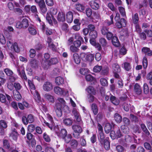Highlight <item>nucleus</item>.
<instances>
[{
	"instance_id": "49",
	"label": "nucleus",
	"mask_w": 152,
	"mask_h": 152,
	"mask_svg": "<svg viewBox=\"0 0 152 152\" xmlns=\"http://www.w3.org/2000/svg\"><path fill=\"white\" fill-rule=\"evenodd\" d=\"M102 69V67L101 66L96 65L93 68V71L95 72H99Z\"/></svg>"
},
{
	"instance_id": "6",
	"label": "nucleus",
	"mask_w": 152,
	"mask_h": 152,
	"mask_svg": "<svg viewBox=\"0 0 152 152\" xmlns=\"http://www.w3.org/2000/svg\"><path fill=\"white\" fill-rule=\"evenodd\" d=\"M53 90L55 93L58 95L65 96L68 93V91L65 89L58 86L55 87Z\"/></svg>"
},
{
	"instance_id": "59",
	"label": "nucleus",
	"mask_w": 152,
	"mask_h": 152,
	"mask_svg": "<svg viewBox=\"0 0 152 152\" xmlns=\"http://www.w3.org/2000/svg\"><path fill=\"white\" fill-rule=\"evenodd\" d=\"M28 121L29 123H32L34 121V118L33 115L31 114L29 115L27 117Z\"/></svg>"
},
{
	"instance_id": "54",
	"label": "nucleus",
	"mask_w": 152,
	"mask_h": 152,
	"mask_svg": "<svg viewBox=\"0 0 152 152\" xmlns=\"http://www.w3.org/2000/svg\"><path fill=\"white\" fill-rule=\"evenodd\" d=\"M121 129L123 132L124 133H127L129 132V129L126 127L124 125H122L121 126Z\"/></svg>"
},
{
	"instance_id": "45",
	"label": "nucleus",
	"mask_w": 152,
	"mask_h": 152,
	"mask_svg": "<svg viewBox=\"0 0 152 152\" xmlns=\"http://www.w3.org/2000/svg\"><path fill=\"white\" fill-rule=\"evenodd\" d=\"M109 31L108 28L105 26L103 27L101 29V32L103 35H105Z\"/></svg>"
},
{
	"instance_id": "10",
	"label": "nucleus",
	"mask_w": 152,
	"mask_h": 152,
	"mask_svg": "<svg viewBox=\"0 0 152 152\" xmlns=\"http://www.w3.org/2000/svg\"><path fill=\"white\" fill-rule=\"evenodd\" d=\"M62 108L61 105L59 103H56L54 109L56 115L58 117H61L62 115Z\"/></svg>"
},
{
	"instance_id": "53",
	"label": "nucleus",
	"mask_w": 152,
	"mask_h": 152,
	"mask_svg": "<svg viewBox=\"0 0 152 152\" xmlns=\"http://www.w3.org/2000/svg\"><path fill=\"white\" fill-rule=\"evenodd\" d=\"M144 92L145 94L148 93L149 91V88L147 84L146 83H144L143 85Z\"/></svg>"
},
{
	"instance_id": "1",
	"label": "nucleus",
	"mask_w": 152,
	"mask_h": 152,
	"mask_svg": "<svg viewBox=\"0 0 152 152\" xmlns=\"http://www.w3.org/2000/svg\"><path fill=\"white\" fill-rule=\"evenodd\" d=\"M28 83L30 88L31 92L34 96L36 101L38 103L40 102L41 100L40 96L38 92L35 90V87L32 81L31 80H28Z\"/></svg>"
},
{
	"instance_id": "29",
	"label": "nucleus",
	"mask_w": 152,
	"mask_h": 152,
	"mask_svg": "<svg viewBox=\"0 0 152 152\" xmlns=\"http://www.w3.org/2000/svg\"><path fill=\"white\" fill-rule=\"evenodd\" d=\"M110 100L111 102L115 105H117L119 104V101L118 99H116L115 97L113 96H111Z\"/></svg>"
},
{
	"instance_id": "38",
	"label": "nucleus",
	"mask_w": 152,
	"mask_h": 152,
	"mask_svg": "<svg viewBox=\"0 0 152 152\" xmlns=\"http://www.w3.org/2000/svg\"><path fill=\"white\" fill-rule=\"evenodd\" d=\"M80 71L81 74L86 75L89 73V71L87 68H82L80 69Z\"/></svg>"
},
{
	"instance_id": "19",
	"label": "nucleus",
	"mask_w": 152,
	"mask_h": 152,
	"mask_svg": "<svg viewBox=\"0 0 152 152\" xmlns=\"http://www.w3.org/2000/svg\"><path fill=\"white\" fill-rule=\"evenodd\" d=\"M86 91L90 95H95V94L96 91L91 86H89L86 89Z\"/></svg>"
},
{
	"instance_id": "32",
	"label": "nucleus",
	"mask_w": 152,
	"mask_h": 152,
	"mask_svg": "<svg viewBox=\"0 0 152 152\" xmlns=\"http://www.w3.org/2000/svg\"><path fill=\"white\" fill-rule=\"evenodd\" d=\"M112 128V126L109 123L106 124L104 126V129L105 132L107 134L110 132Z\"/></svg>"
},
{
	"instance_id": "4",
	"label": "nucleus",
	"mask_w": 152,
	"mask_h": 152,
	"mask_svg": "<svg viewBox=\"0 0 152 152\" xmlns=\"http://www.w3.org/2000/svg\"><path fill=\"white\" fill-rule=\"evenodd\" d=\"M73 130V135L74 137L78 138L80 137V134L82 131L81 127L78 125H74L72 126Z\"/></svg>"
},
{
	"instance_id": "55",
	"label": "nucleus",
	"mask_w": 152,
	"mask_h": 152,
	"mask_svg": "<svg viewBox=\"0 0 152 152\" xmlns=\"http://www.w3.org/2000/svg\"><path fill=\"white\" fill-rule=\"evenodd\" d=\"M6 96L3 94H0V101L2 103H5L6 102Z\"/></svg>"
},
{
	"instance_id": "22",
	"label": "nucleus",
	"mask_w": 152,
	"mask_h": 152,
	"mask_svg": "<svg viewBox=\"0 0 152 152\" xmlns=\"http://www.w3.org/2000/svg\"><path fill=\"white\" fill-rule=\"evenodd\" d=\"M134 91L137 94H140L142 93V90L140 86L137 84H136L134 86Z\"/></svg>"
},
{
	"instance_id": "9",
	"label": "nucleus",
	"mask_w": 152,
	"mask_h": 152,
	"mask_svg": "<svg viewBox=\"0 0 152 152\" xmlns=\"http://www.w3.org/2000/svg\"><path fill=\"white\" fill-rule=\"evenodd\" d=\"M42 88L45 91L48 92L52 90L53 85L51 82L46 81L44 83L42 86Z\"/></svg>"
},
{
	"instance_id": "52",
	"label": "nucleus",
	"mask_w": 152,
	"mask_h": 152,
	"mask_svg": "<svg viewBox=\"0 0 152 152\" xmlns=\"http://www.w3.org/2000/svg\"><path fill=\"white\" fill-rule=\"evenodd\" d=\"M85 77L87 81H91L94 79V77L90 74H87L86 75Z\"/></svg>"
},
{
	"instance_id": "43",
	"label": "nucleus",
	"mask_w": 152,
	"mask_h": 152,
	"mask_svg": "<svg viewBox=\"0 0 152 152\" xmlns=\"http://www.w3.org/2000/svg\"><path fill=\"white\" fill-rule=\"evenodd\" d=\"M141 127L143 131L145 133L146 135H149L150 133L144 124H142L141 125Z\"/></svg>"
},
{
	"instance_id": "61",
	"label": "nucleus",
	"mask_w": 152,
	"mask_h": 152,
	"mask_svg": "<svg viewBox=\"0 0 152 152\" xmlns=\"http://www.w3.org/2000/svg\"><path fill=\"white\" fill-rule=\"evenodd\" d=\"M81 23H79L78 24L74 25L72 27V28L75 31H78L80 28V25Z\"/></svg>"
},
{
	"instance_id": "8",
	"label": "nucleus",
	"mask_w": 152,
	"mask_h": 152,
	"mask_svg": "<svg viewBox=\"0 0 152 152\" xmlns=\"http://www.w3.org/2000/svg\"><path fill=\"white\" fill-rule=\"evenodd\" d=\"M110 135V137L113 140L116 138L121 137L122 136V135L119 129H118L115 131H111Z\"/></svg>"
},
{
	"instance_id": "31",
	"label": "nucleus",
	"mask_w": 152,
	"mask_h": 152,
	"mask_svg": "<svg viewBox=\"0 0 152 152\" xmlns=\"http://www.w3.org/2000/svg\"><path fill=\"white\" fill-rule=\"evenodd\" d=\"M142 51L148 56H151L152 55V52L150 50L149 48L144 47L142 49Z\"/></svg>"
},
{
	"instance_id": "39",
	"label": "nucleus",
	"mask_w": 152,
	"mask_h": 152,
	"mask_svg": "<svg viewBox=\"0 0 152 152\" xmlns=\"http://www.w3.org/2000/svg\"><path fill=\"white\" fill-rule=\"evenodd\" d=\"M100 82L101 85L103 86H106L108 85L107 80L104 78H102L100 80Z\"/></svg>"
},
{
	"instance_id": "48",
	"label": "nucleus",
	"mask_w": 152,
	"mask_h": 152,
	"mask_svg": "<svg viewBox=\"0 0 152 152\" xmlns=\"http://www.w3.org/2000/svg\"><path fill=\"white\" fill-rule=\"evenodd\" d=\"M102 142H104V146L106 150H109L110 148V144L108 141L107 140H104Z\"/></svg>"
},
{
	"instance_id": "42",
	"label": "nucleus",
	"mask_w": 152,
	"mask_h": 152,
	"mask_svg": "<svg viewBox=\"0 0 152 152\" xmlns=\"http://www.w3.org/2000/svg\"><path fill=\"white\" fill-rule=\"evenodd\" d=\"M72 137L71 134H68L65 136L63 138L65 142L66 143H68L70 141Z\"/></svg>"
},
{
	"instance_id": "7",
	"label": "nucleus",
	"mask_w": 152,
	"mask_h": 152,
	"mask_svg": "<svg viewBox=\"0 0 152 152\" xmlns=\"http://www.w3.org/2000/svg\"><path fill=\"white\" fill-rule=\"evenodd\" d=\"M80 57L84 61H91L94 59V56L93 54L83 53L80 54Z\"/></svg>"
},
{
	"instance_id": "47",
	"label": "nucleus",
	"mask_w": 152,
	"mask_h": 152,
	"mask_svg": "<svg viewBox=\"0 0 152 152\" xmlns=\"http://www.w3.org/2000/svg\"><path fill=\"white\" fill-rule=\"evenodd\" d=\"M70 50L73 53H76L78 51V48L73 45H71L70 47Z\"/></svg>"
},
{
	"instance_id": "56",
	"label": "nucleus",
	"mask_w": 152,
	"mask_h": 152,
	"mask_svg": "<svg viewBox=\"0 0 152 152\" xmlns=\"http://www.w3.org/2000/svg\"><path fill=\"white\" fill-rule=\"evenodd\" d=\"M99 43L102 46H105L107 44V42L106 39L103 38H101L99 40Z\"/></svg>"
},
{
	"instance_id": "25",
	"label": "nucleus",
	"mask_w": 152,
	"mask_h": 152,
	"mask_svg": "<svg viewBox=\"0 0 152 152\" xmlns=\"http://www.w3.org/2000/svg\"><path fill=\"white\" fill-rule=\"evenodd\" d=\"M64 124L66 126H70L73 123V120L71 118H65L63 120Z\"/></svg>"
},
{
	"instance_id": "5",
	"label": "nucleus",
	"mask_w": 152,
	"mask_h": 152,
	"mask_svg": "<svg viewBox=\"0 0 152 152\" xmlns=\"http://www.w3.org/2000/svg\"><path fill=\"white\" fill-rule=\"evenodd\" d=\"M18 75L23 80H27V78L25 74L24 68L22 66H16Z\"/></svg>"
},
{
	"instance_id": "30",
	"label": "nucleus",
	"mask_w": 152,
	"mask_h": 152,
	"mask_svg": "<svg viewBox=\"0 0 152 152\" xmlns=\"http://www.w3.org/2000/svg\"><path fill=\"white\" fill-rule=\"evenodd\" d=\"M28 31L29 33L32 35H35L37 33L36 29L33 26H29L28 28Z\"/></svg>"
},
{
	"instance_id": "3",
	"label": "nucleus",
	"mask_w": 152,
	"mask_h": 152,
	"mask_svg": "<svg viewBox=\"0 0 152 152\" xmlns=\"http://www.w3.org/2000/svg\"><path fill=\"white\" fill-rule=\"evenodd\" d=\"M58 11L56 9H51L50 10V14L48 13L46 16V19L48 23L50 25H52L53 22L52 18L54 17V16L57 13Z\"/></svg>"
},
{
	"instance_id": "28",
	"label": "nucleus",
	"mask_w": 152,
	"mask_h": 152,
	"mask_svg": "<svg viewBox=\"0 0 152 152\" xmlns=\"http://www.w3.org/2000/svg\"><path fill=\"white\" fill-rule=\"evenodd\" d=\"M73 58L75 63L79 64L80 62V59L78 54L76 53L73 54Z\"/></svg>"
},
{
	"instance_id": "60",
	"label": "nucleus",
	"mask_w": 152,
	"mask_h": 152,
	"mask_svg": "<svg viewBox=\"0 0 152 152\" xmlns=\"http://www.w3.org/2000/svg\"><path fill=\"white\" fill-rule=\"evenodd\" d=\"M0 126L3 128L5 129L7 127V124L4 120H1L0 121Z\"/></svg>"
},
{
	"instance_id": "27",
	"label": "nucleus",
	"mask_w": 152,
	"mask_h": 152,
	"mask_svg": "<svg viewBox=\"0 0 152 152\" xmlns=\"http://www.w3.org/2000/svg\"><path fill=\"white\" fill-rule=\"evenodd\" d=\"M122 66L126 71H129L131 69V66L130 64L128 62H125L122 64Z\"/></svg>"
},
{
	"instance_id": "17",
	"label": "nucleus",
	"mask_w": 152,
	"mask_h": 152,
	"mask_svg": "<svg viewBox=\"0 0 152 152\" xmlns=\"http://www.w3.org/2000/svg\"><path fill=\"white\" fill-rule=\"evenodd\" d=\"M66 20L68 23H71L73 20V15L71 12H68L66 14Z\"/></svg>"
},
{
	"instance_id": "16",
	"label": "nucleus",
	"mask_w": 152,
	"mask_h": 152,
	"mask_svg": "<svg viewBox=\"0 0 152 152\" xmlns=\"http://www.w3.org/2000/svg\"><path fill=\"white\" fill-rule=\"evenodd\" d=\"M44 97L45 98L50 102L53 103L55 102L54 96L49 94H45Z\"/></svg>"
},
{
	"instance_id": "63",
	"label": "nucleus",
	"mask_w": 152,
	"mask_h": 152,
	"mask_svg": "<svg viewBox=\"0 0 152 152\" xmlns=\"http://www.w3.org/2000/svg\"><path fill=\"white\" fill-rule=\"evenodd\" d=\"M14 86L17 91L20 90L22 88V86L20 84L17 83H15L14 84Z\"/></svg>"
},
{
	"instance_id": "24",
	"label": "nucleus",
	"mask_w": 152,
	"mask_h": 152,
	"mask_svg": "<svg viewBox=\"0 0 152 152\" xmlns=\"http://www.w3.org/2000/svg\"><path fill=\"white\" fill-rule=\"evenodd\" d=\"M13 93L14 98L17 100L18 101L21 99V96L20 93L18 91H14Z\"/></svg>"
},
{
	"instance_id": "11",
	"label": "nucleus",
	"mask_w": 152,
	"mask_h": 152,
	"mask_svg": "<svg viewBox=\"0 0 152 152\" xmlns=\"http://www.w3.org/2000/svg\"><path fill=\"white\" fill-rule=\"evenodd\" d=\"M29 63L31 66L33 68H35L36 70L38 71H39V70H41V69L39 67L38 65V62L35 59L32 58L30 60Z\"/></svg>"
},
{
	"instance_id": "46",
	"label": "nucleus",
	"mask_w": 152,
	"mask_h": 152,
	"mask_svg": "<svg viewBox=\"0 0 152 152\" xmlns=\"http://www.w3.org/2000/svg\"><path fill=\"white\" fill-rule=\"evenodd\" d=\"M139 20L138 15L136 13L132 16V20L133 23L134 24H137Z\"/></svg>"
},
{
	"instance_id": "20",
	"label": "nucleus",
	"mask_w": 152,
	"mask_h": 152,
	"mask_svg": "<svg viewBox=\"0 0 152 152\" xmlns=\"http://www.w3.org/2000/svg\"><path fill=\"white\" fill-rule=\"evenodd\" d=\"M55 83L58 85L62 84L64 83V79L61 77H58L55 79Z\"/></svg>"
},
{
	"instance_id": "35",
	"label": "nucleus",
	"mask_w": 152,
	"mask_h": 152,
	"mask_svg": "<svg viewBox=\"0 0 152 152\" xmlns=\"http://www.w3.org/2000/svg\"><path fill=\"white\" fill-rule=\"evenodd\" d=\"M70 145L72 148H76L77 147L78 145L77 141L75 140H72L70 142Z\"/></svg>"
},
{
	"instance_id": "51",
	"label": "nucleus",
	"mask_w": 152,
	"mask_h": 152,
	"mask_svg": "<svg viewBox=\"0 0 152 152\" xmlns=\"http://www.w3.org/2000/svg\"><path fill=\"white\" fill-rule=\"evenodd\" d=\"M4 71L6 74L9 76H12L13 74V72L8 68H6L4 69Z\"/></svg>"
},
{
	"instance_id": "26",
	"label": "nucleus",
	"mask_w": 152,
	"mask_h": 152,
	"mask_svg": "<svg viewBox=\"0 0 152 152\" xmlns=\"http://www.w3.org/2000/svg\"><path fill=\"white\" fill-rule=\"evenodd\" d=\"M112 43L113 45L115 47L119 46V43L118 38L116 36H114L112 38Z\"/></svg>"
},
{
	"instance_id": "34",
	"label": "nucleus",
	"mask_w": 152,
	"mask_h": 152,
	"mask_svg": "<svg viewBox=\"0 0 152 152\" xmlns=\"http://www.w3.org/2000/svg\"><path fill=\"white\" fill-rule=\"evenodd\" d=\"M89 35L91 38L95 39L97 37V32L95 30L91 31L89 33Z\"/></svg>"
},
{
	"instance_id": "33",
	"label": "nucleus",
	"mask_w": 152,
	"mask_h": 152,
	"mask_svg": "<svg viewBox=\"0 0 152 152\" xmlns=\"http://www.w3.org/2000/svg\"><path fill=\"white\" fill-rule=\"evenodd\" d=\"M11 48L13 49L15 52L18 53L20 52V50L18 47V44L16 42H15L11 46Z\"/></svg>"
},
{
	"instance_id": "23",
	"label": "nucleus",
	"mask_w": 152,
	"mask_h": 152,
	"mask_svg": "<svg viewBox=\"0 0 152 152\" xmlns=\"http://www.w3.org/2000/svg\"><path fill=\"white\" fill-rule=\"evenodd\" d=\"M76 9L79 11L82 12L85 9V7L83 4L77 3L76 4Z\"/></svg>"
},
{
	"instance_id": "58",
	"label": "nucleus",
	"mask_w": 152,
	"mask_h": 152,
	"mask_svg": "<svg viewBox=\"0 0 152 152\" xmlns=\"http://www.w3.org/2000/svg\"><path fill=\"white\" fill-rule=\"evenodd\" d=\"M43 137L46 142H49L50 141V139L49 136L46 133H45L43 134Z\"/></svg>"
},
{
	"instance_id": "12",
	"label": "nucleus",
	"mask_w": 152,
	"mask_h": 152,
	"mask_svg": "<svg viewBox=\"0 0 152 152\" xmlns=\"http://www.w3.org/2000/svg\"><path fill=\"white\" fill-rule=\"evenodd\" d=\"M11 132L10 134V137L11 139L16 141L19 136V134L16 129L11 128Z\"/></svg>"
},
{
	"instance_id": "40",
	"label": "nucleus",
	"mask_w": 152,
	"mask_h": 152,
	"mask_svg": "<svg viewBox=\"0 0 152 152\" xmlns=\"http://www.w3.org/2000/svg\"><path fill=\"white\" fill-rule=\"evenodd\" d=\"M58 136L62 137V138L67 135L66 130L65 129H62L61 130L60 133L58 134Z\"/></svg>"
},
{
	"instance_id": "18",
	"label": "nucleus",
	"mask_w": 152,
	"mask_h": 152,
	"mask_svg": "<svg viewBox=\"0 0 152 152\" xmlns=\"http://www.w3.org/2000/svg\"><path fill=\"white\" fill-rule=\"evenodd\" d=\"M89 4L91 7L95 10H97L99 8V4L96 1H91L89 2Z\"/></svg>"
},
{
	"instance_id": "44",
	"label": "nucleus",
	"mask_w": 152,
	"mask_h": 152,
	"mask_svg": "<svg viewBox=\"0 0 152 152\" xmlns=\"http://www.w3.org/2000/svg\"><path fill=\"white\" fill-rule=\"evenodd\" d=\"M57 101H58V102H56V103H59L61 105V107H62L63 106L66 104L65 101L62 98L60 97L58 98L57 99Z\"/></svg>"
},
{
	"instance_id": "62",
	"label": "nucleus",
	"mask_w": 152,
	"mask_h": 152,
	"mask_svg": "<svg viewBox=\"0 0 152 152\" xmlns=\"http://www.w3.org/2000/svg\"><path fill=\"white\" fill-rule=\"evenodd\" d=\"M35 128V126L32 124L28 125V130L29 132H33Z\"/></svg>"
},
{
	"instance_id": "21",
	"label": "nucleus",
	"mask_w": 152,
	"mask_h": 152,
	"mask_svg": "<svg viewBox=\"0 0 152 152\" xmlns=\"http://www.w3.org/2000/svg\"><path fill=\"white\" fill-rule=\"evenodd\" d=\"M112 69L113 72H120L121 71L119 65L117 63L113 64Z\"/></svg>"
},
{
	"instance_id": "2",
	"label": "nucleus",
	"mask_w": 152,
	"mask_h": 152,
	"mask_svg": "<svg viewBox=\"0 0 152 152\" xmlns=\"http://www.w3.org/2000/svg\"><path fill=\"white\" fill-rule=\"evenodd\" d=\"M29 26L28 20L25 18L21 20L20 21L17 22L16 23V27L17 28L19 29L26 28Z\"/></svg>"
},
{
	"instance_id": "64",
	"label": "nucleus",
	"mask_w": 152,
	"mask_h": 152,
	"mask_svg": "<svg viewBox=\"0 0 152 152\" xmlns=\"http://www.w3.org/2000/svg\"><path fill=\"white\" fill-rule=\"evenodd\" d=\"M116 149L118 152H124V148L121 145H118L116 147Z\"/></svg>"
},
{
	"instance_id": "14",
	"label": "nucleus",
	"mask_w": 152,
	"mask_h": 152,
	"mask_svg": "<svg viewBox=\"0 0 152 152\" xmlns=\"http://www.w3.org/2000/svg\"><path fill=\"white\" fill-rule=\"evenodd\" d=\"M56 18L59 21H64L65 20V16L64 13L63 12H59L56 17Z\"/></svg>"
},
{
	"instance_id": "57",
	"label": "nucleus",
	"mask_w": 152,
	"mask_h": 152,
	"mask_svg": "<svg viewBox=\"0 0 152 152\" xmlns=\"http://www.w3.org/2000/svg\"><path fill=\"white\" fill-rule=\"evenodd\" d=\"M142 64L144 68L146 69L148 66V61L147 58L145 57L143 58Z\"/></svg>"
},
{
	"instance_id": "13",
	"label": "nucleus",
	"mask_w": 152,
	"mask_h": 152,
	"mask_svg": "<svg viewBox=\"0 0 152 152\" xmlns=\"http://www.w3.org/2000/svg\"><path fill=\"white\" fill-rule=\"evenodd\" d=\"M72 114L75 119L77 122H80L81 120L80 114L77 109L73 108L72 111Z\"/></svg>"
},
{
	"instance_id": "50",
	"label": "nucleus",
	"mask_w": 152,
	"mask_h": 152,
	"mask_svg": "<svg viewBox=\"0 0 152 152\" xmlns=\"http://www.w3.org/2000/svg\"><path fill=\"white\" fill-rule=\"evenodd\" d=\"M36 51L33 49H31L29 51V56L30 57L33 58L36 55Z\"/></svg>"
},
{
	"instance_id": "36",
	"label": "nucleus",
	"mask_w": 152,
	"mask_h": 152,
	"mask_svg": "<svg viewBox=\"0 0 152 152\" xmlns=\"http://www.w3.org/2000/svg\"><path fill=\"white\" fill-rule=\"evenodd\" d=\"M91 109L93 113L95 115L98 113V109L96 105L95 104H93L91 105Z\"/></svg>"
},
{
	"instance_id": "37",
	"label": "nucleus",
	"mask_w": 152,
	"mask_h": 152,
	"mask_svg": "<svg viewBox=\"0 0 152 152\" xmlns=\"http://www.w3.org/2000/svg\"><path fill=\"white\" fill-rule=\"evenodd\" d=\"M114 119L115 121L118 123H120L122 120V117L118 114L117 113L115 114Z\"/></svg>"
},
{
	"instance_id": "41",
	"label": "nucleus",
	"mask_w": 152,
	"mask_h": 152,
	"mask_svg": "<svg viewBox=\"0 0 152 152\" xmlns=\"http://www.w3.org/2000/svg\"><path fill=\"white\" fill-rule=\"evenodd\" d=\"M58 62V59L57 58H51L48 64L49 65L54 64H57Z\"/></svg>"
},
{
	"instance_id": "15",
	"label": "nucleus",
	"mask_w": 152,
	"mask_h": 152,
	"mask_svg": "<svg viewBox=\"0 0 152 152\" xmlns=\"http://www.w3.org/2000/svg\"><path fill=\"white\" fill-rule=\"evenodd\" d=\"M126 23L125 20L124 18H121L120 21H116L115 25L118 28H121L122 27H125L126 26Z\"/></svg>"
}]
</instances>
